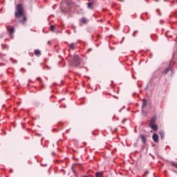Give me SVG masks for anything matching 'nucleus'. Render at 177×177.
<instances>
[{"label": "nucleus", "instance_id": "obj_6", "mask_svg": "<svg viewBox=\"0 0 177 177\" xmlns=\"http://www.w3.org/2000/svg\"><path fill=\"white\" fill-rule=\"evenodd\" d=\"M152 138H153V140L156 143L158 142L159 137H158V135L157 133H153Z\"/></svg>", "mask_w": 177, "mask_h": 177}, {"label": "nucleus", "instance_id": "obj_8", "mask_svg": "<svg viewBox=\"0 0 177 177\" xmlns=\"http://www.w3.org/2000/svg\"><path fill=\"white\" fill-rule=\"evenodd\" d=\"M68 47L70 48V49H72V50H74V49H75V48H77V46L75 43H72L68 45Z\"/></svg>", "mask_w": 177, "mask_h": 177}, {"label": "nucleus", "instance_id": "obj_5", "mask_svg": "<svg viewBox=\"0 0 177 177\" xmlns=\"http://www.w3.org/2000/svg\"><path fill=\"white\" fill-rule=\"evenodd\" d=\"M7 30L10 35H12L15 32V28L13 26H8L7 27Z\"/></svg>", "mask_w": 177, "mask_h": 177}, {"label": "nucleus", "instance_id": "obj_10", "mask_svg": "<svg viewBox=\"0 0 177 177\" xmlns=\"http://www.w3.org/2000/svg\"><path fill=\"white\" fill-rule=\"evenodd\" d=\"M147 104V100L144 99V100H142V109H145V107H146Z\"/></svg>", "mask_w": 177, "mask_h": 177}, {"label": "nucleus", "instance_id": "obj_9", "mask_svg": "<svg viewBox=\"0 0 177 177\" xmlns=\"http://www.w3.org/2000/svg\"><path fill=\"white\" fill-rule=\"evenodd\" d=\"M156 121H157V118L156 116H153L150 121L149 125L155 124Z\"/></svg>", "mask_w": 177, "mask_h": 177}, {"label": "nucleus", "instance_id": "obj_12", "mask_svg": "<svg viewBox=\"0 0 177 177\" xmlns=\"http://www.w3.org/2000/svg\"><path fill=\"white\" fill-rule=\"evenodd\" d=\"M160 139H164L165 138L164 131H160Z\"/></svg>", "mask_w": 177, "mask_h": 177}, {"label": "nucleus", "instance_id": "obj_13", "mask_svg": "<svg viewBox=\"0 0 177 177\" xmlns=\"http://www.w3.org/2000/svg\"><path fill=\"white\" fill-rule=\"evenodd\" d=\"M141 139L143 143H146V136L145 135H141Z\"/></svg>", "mask_w": 177, "mask_h": 177}, {"label": "nucleus", "instance_id": "obj_11", "mask_svg": "<svg viewBox=\"0 0 177 177\" xmlns=\"http://www.w3.org/2000/svg\"><path fill=\"white\" fill-rule=\"evenodd\" d=\"M35 55L37 57L41 56V51L39 50H35Z\"/></svg>", "mask_w": 177, "mask_h": 177}, {"label": "nucleus", "instance_id": "obj_4", "mask_svg": "<svg viewBox=\"0 0 177 177\" xmlns=\"http://www.w3.org/2000/svg\"><path fill=\"white\" fill-rule=\"evenodd\" d=\"M96 2V0H93L88 3H87V7L88 9H93V4Z\"/></svg>", "mask_w": 177, "mask_h": 177}, {"label": "nucleus", "instance_id": "obj_15", "mask_svg": "<svg viewBox=\"0 0 177 177\" xmlns=\"http://www.w3.org/2000/svg\"><path fill=\"white\" fill-rule=\"evenodd\" d=\"M95 176H96V177H102V173H100V172H97L96 174H95Z\"/></svg>", "mask_w": 177, "mask_h": 177}, {"label": "nucleus", "instance_id": "obj_3", "mask_svg": "<svg viewBox=\"0 0 177 177\" xmlns=\"http://www.w3.org/2000/svg\"><path fill=\"white\" fill-rule=\"evenodd\" d=\"M174 66V62H171L169 64V67L164 71L162 72L163 74L165 75L167 74H168L169 73V71H171V68H172V66Z\"/></svg>", "mask_w": 177, "mask_h": 177}, {"label": "nucleus", "instance_id": "obj_16", "mask_svg": "<svg viewBox=\"0 0 177 177\" xmlns=\"http://www.w3.org/2000/svg\"><path fill=\"white\" fill-rule=\"evenodd\" d=\"M50 30L51 31H55V26H53V25L50 26Z\"/></svg>", "mask_w": 177, "mask_h": 177}, {"label": "nucleus", "instance_id": "obj_21", "mask_svg": "<svg viewBox=\"0 0 177 177\" xmlns=\"http://www.w3.org/2000/svg\"><path fill=\"white\" fill-rule=\"evenodd\" d=\"M133 32H134V34H136V32H138V31L135 30Z\"/></svg>", "mask_w": 177, "mask_h": 177}, {"label": "nucleus", "instance_id": "obj_2", "mask_svg": "<svg viewBox=\"0 0 177 177\" xmlns=\"http://www.w3.org/2000/svg\"><path fill=\"white\" fill-rule=\"evenodd\" d=\"M73 65L75 67H82V60L78 55L73 56Z\"/></svg>", "mask_w": 177, "mask_h": 177}, {"label": "nucleus", "instance_id": "obj_23", "mask_svg": "<svg viewBox=\"0 0 177 177\" xmlns=\"http://www.w3.org/2000/svg\"><path fill=\"white\" fill-rule=\"evenodd\" d=\"M0 66H3V64H1V63H0Z\"/></svg>", "mask_w": 177, "mask_h": 177}, {"label": "nucleus", "instance_id": "obj_17", "mask_svg": "<svg viewBox=\"0 0 177 177\" xmlns=\"http://www.w3.org/2000/svg\"><path fill=\"white\" fill-rule=\"evenodd\" d=\"M86 19H85V18H82V23H83L84 24H85V23H86Z\"/></svg>", "mask_w": 177, "mask_h": 177}, {"label": "nucleus", "instance_id": "obj_18", "mask_svg": "<svg viewBox=\"0 0 177 177\" xmlns=\"http://www.w3.org/2000/svg\"><path fill=\"white\" fill-rule=\"evenodd\" d=\"M37 81H41V78H39V77H37Z\"/></svg>", "mask_w": 177, "mask_h": 177}, {"label": "nucleus", "instance_id": "obj_1", "mask_svg": "<svg viewBox=\"0 0 177 177\" xmlns=\"http://www.w3.org/2000/svg\"><path fill=\"white\" fill-rule=\"evenodd\" d=\"M24 10H23V4L19 3L16 6V11H15V17L17 19H20L21 16H23Z\"/></svg>", "mask_w": 177, "mask_h": 177}, {"label": "nucleus", "instance_id": "obj_19", "mask_svg": "<svg viewBox=\"0 0 177 177\" xmlns=\"http://www.w3.org/2000/svg\"><path fill=\"white\" fill-rule=\"evenodd\" d=\"M174 167H175L176 168H177V165L173 164Z\"/></svg>", "mask_w": 177, "mask_h": 177}, {"label": "nucleus", "instance_id": "obj_14", "mask_svg": "<svg viewBox=\"0 0 177 177\" xmlns=\"http://www.w3.org/2000/svg\"><path fill=\"white\" fill-rule=\"evenodd\" d=\"M20 21H21V23H22V24H24V23H26V21H27V17H24L23 20H21Z\"/></svg>", "mask_w": 177, "mask_h": 177}, {"label": "nucleus", "instance_id": "obj_25", "mask_svg": "<svg viewBox=\"0 0 177 177\" xmlns=\"http://www.w3.org/2000/svg\"><path fill=\"white\" fill-rule=\"evenodd\" d=\"M175 56V53L173 54V57Z\"/></svg>", "mask_w": 177, "mask_h": 177}, {"label": "nucleus", "instance_id": "obj_22", "mask_svg": "<svg viewBox=\"0 0 177 177\" xmlns=\"http://www.w3.org/2000/svg\"><path fill=\"white\" fill-rule=\"evenodd\" d=\"M135 34H136V33L133 32V37H135Z\"/></svg>", "mask_w": 177, "mask_h": 177}, {"label": "nucleus", "instance_id": "obj_24", "mask_svg": "<svg viewBox=\"0 0 177 177\" xmlns=\"http://www.w3.org/2000/svg\"><path fill=\"white\" fill-rule=\"evenodd\" d=\"M48 44H50V41H48Z\"/></svg>", "mask_w": 177, "mask_h": 177}, {"label": "nucleus", "instance_id": "obj_7", "mask_svg": "<svg viewBox=\"0 0 177 177\" xmlns=\"http://www.w3.org/2000/svg\"><path fill=\"white\" fill-rule=\"evenodd\" d=\"M149 127L153 131H157V129H158V126L155 124H149Z\"/></svg>", "mask_w": 177, "mask_h": 177}, {"label": "nucleus", "instance_id": "obj_20", "mask_svg": "<svg viewBox=\"0 0 177 177\" xmlns=\"http://www.w3.org/2000/svg\"><path fill=\"white\" fill-rule=\"evenodd\" d=\"M147 89H149V85L147 86L146 90L147 91Z\"/></svg>", "mask_w": 177, "mask_h": 177}]
</instances>
